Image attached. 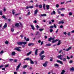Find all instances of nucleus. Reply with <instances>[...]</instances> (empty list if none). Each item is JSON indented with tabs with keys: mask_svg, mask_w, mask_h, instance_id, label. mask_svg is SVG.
<instances>
[{
	"mask_svg": "<svg viewBox=\"0 0 74 74\" xmlns=\"http://www.w3.org/2000/svg\"><path fill=\"white\" fill-rule=\"evenodd\" d=\"M44 51H42L41 52L39 53V56H40L41 58L40 59V60H44V58H45V56L44 55H42L41 56V55H42L43 54H44Z\"/></svg>",
	"mask_w": 74,
	"mask_h": 74,
	"instance_id": "1",
	"label": "nucleus"
},
{
	"mask_svg": "<svg viewBox=\"0 0 74 74\" xmlns=\"http://www.w3.org/2000/svg\"><path fill=\"white\" fill-rule=\"evenodd\" d=\"M20 48H21V47H17L14 48V50H16V51H18L19 52H21L22 50L19 49Z\"/></svg>",
	"mask_w": 74,
	"mask_h": 74,
	"instance_id": "2",
	"label": "nucleus"
},
{
	"mask_svg": "<svg viewBox=\"0 0 74 74\" xmlns=\"http://www.w3.org/2000/svg\"><path fill=\"white\" fill-rule=\"evenodd\" d=\"M71 47H70L68 49H66V50L65 49H63V51H65L66 50V51H69V50H70V49H71Z\"/></svg>",
	"mask_w": 74,
	"mask_h": 74,
	"instance_id": "3",
	"label": "nucleus"
},
{
	"mask_svg": "<svg viewBox=\"0 0 74 74\" xmlns=\"http://www.w3.org/2000/svg\"><path fill=\"white\" fill-rule=\"evenodd\" d=\"M21 66V63H19L16 67V71H17V70H18L19 69V67H20Z\"/></svg>",
	"mask_w": 74,
	"mask_h": 74,
	"instance_id": "4",
	"label": "nucleus"
},
{
	"mask_svg": "<svg viewBox=\"0 0 74 74\" xmlns=\"http://www.w3.org/2000/svg\"><path fill=\"white\" fill-rule=\"evenodd\" d=\"M57 63H60V64H62V65H63V63L60 60H57Z\"/></svg>",
	"mask_w": 74,
	"mask_h": 74,
	"instance_id": "5",
	"label": "nucleus"
},
{
	"mask_svg": "<svg viewBox=\"0 0 74 74\" xmlns=\"http://www.w3.org/2000/svg\"><path fill=\"white\" fill-rule=\"evenodd\" d=\"M48 64V62H46L45 63L43 64V66L44 67H46L47 66V64Z\"/></svg>",
	"mask_w": 74,
	"mask_h": 74,
	"instance_id": "6",
	"label": "nucleus"
},
{
	"mask_svg": "<svg viewBox=\"0 0 74 74\" xmlns=\"http://www.w3.org/2000/svg\"><path fill=\"white\" fill-rule=\"evenodd\" d=\"M62 56V55L60 54V55H58L57 56L58 58H59L60 60H62V58H61Z\"/></svg>",
	"mask_w": 74,
	"mask_h": 74,
	"instance_id": "7",
	"label": "nucleus"
},
{
	"mask_svg": "<svg viewBox=\"0 0 74 74\" xmlns=\"http://www.w3.org/2000/svg\"><path fill=\"white\" fill-rule=\"evenodd\" d=\"M38 49H36L35 51V55L37 56V54L38 53Z\"/></svg>",
	"mask_w": 74,
	"mask_h": 74,
	"instance_id": "8",
	"label": "nucleus"
},
{
	"mask_svg": "<svg viewBox=\"0 0 74 74\" xmlns=\"http://www.w3.org/2000/svg\"><path fill=\"white\" fill-rule=\"evenodd\" d=\"M28 46H31L32 45V46H34V44L33 43H30L28 44Z\"/></svg>",
	"mask_w": 74,
	"mask_h": 74,
	"instance_id": "9",
	"label": "nucleus"
},
{
	"mask_svg": "<svg viewBox=\"0 0 74 74\" xmlns=\"http://www.w3.org/2000/svg\"><path fill=\"white\" fill-rule=\"evenodd\" d=\"M40 17H41V16H47V14H41V15H39Z\"/></svg>",
	"mask_w": 74,
	"mask_h": 74,
	"instance_id": "10",
	"label": "nucleus"
},
{
	"mask_svg": "<svg viewBox=\"0 0 74 74\" xmlns=\"http://www.w3.org/2000/svg\"><path fill=\"white\" fill-rule=\"evenodd\" d=\"M58 41H59V39H56L55 40H53L52 41V43H55V42H57Z\"/></svg>",
	"mask_w": 74,
	"mask_h": 74,
	"instance_id": "11",
	"label": "nucleus"
},
{
	"mask_svg": "<svg viewBox=\"0 0 74 74\" xmlns=\"http://www.w3.org/2000/svg\"><path fill=\"white\" fill-rule=\"evenodd\" d=\"M31 27H32V30H35V28L34 27V25H31Z\"/></svg>",
	"mask_w": 74,
	"mask_h": 74,
	"instance_id": "12",
	"label": "nucleus"
},
{
	"mask_svg": "<svg viewBox=\"0 0 74 74\" xmlns=\"http://www.w3.org/2000/svg\"><path fill=\"white\" fill-rule=\"evenodd\" d=\"M32 51H30L29 53L27 54V56H29V55H30L32 53Z\"/></svg>",
	"mask_w": 74,
	"mask_h": 74,
	"instance_id": "13",
	"label": "nucleus"
},
{
	"mask_svg": "<svg viewBox=\"0 0 74 74\" xmlns=\"http://www.w3.org/2000/svg\"><path fill=\"white\" fill-rule=\"evenodd\" d=\"M65 10V8H59L58 9V11H59V10H61V11H63V10Z\"/></svg>",
	"mask_w": 74,
	"mask_h": 74,
	"instance_id": "14",
	"label": "nucleus"
},
{
	"mask_svg": "<svg viewBox=\"0 0 74 74\" xmlns=\"http://www.w3.org/2000/svg\"><path fill=\"white\" fill-rule=\"evenodd\" d=\"M58 41V44H57V45H60V44H61V42H60V41H61L60 40H59H59Z\"/></svg>",
	"mask_w": 74,
	"mask_h": 74,
	"instance_id": "15",
	"label": "nucleus"
},
{
	"mask_svg": "<svg viewBox=\"0 0 74 74\" xmlns=\"http://www.w3.org/2000/svg\"><path fill=\"white\" fill-rule=\"evenodd\" d=\"M34 12V14H36L38 12V9H36Z\"/></svg>",
	"mask_w": 74,
	"mask_h": 74,
	"instance_id": "16",
	"label": "nucleus"
},
{
	"mask_svg": "<svg viewBox=\"0 0 74 74\" xmlns=\"http://www.w3.org/2000/svg\"><path fill=\"white\" fill-rule=\"evenodd\" d=\"M17 44L18 45H22V42H20L17 43Z\"/></svg>",
	"mask_w": 74,
	"mask_h": 74,
	"instance_id": "17",
	"label": "nucleus"
},
{
	"mask_svg": "<svg viewBox=\"0 0 74 74\" xmlns=\"http://www.w3.org/2000/svg\"><path fill=\"white\" fill-rule=\"evenodd\" d=\"M30 59L29 58H27L25 59H24V60H27V61H29V60H30Z\"/></svg>",
	"mask_w": 74,
	"mask_h": 74,
	"instance_id": "18",
	"label": "nucleus"
},
{
	"mask_svg": "<svg viewBox=\"0 0 74 74\" xmlns=\"http://www.w3.org/2000/svg\"><path fill=\"white\" fill-rule=\"evenodd\" d=\"M54 67H59V65L58 64H55L54 65Z\"/></svg>",
	"mask_w": 74,
	"mask_h": 74,
	"instance_id": "19",
	"label": "nucleus"
},
{
	"mask_svg": "<svg viewBox=\"0 0 74 74\" xmlns=\"http://www.w3.org/2000/svg\"><path fill=\"white\" fill-rule=\"evenodd\" d=\"M7 27V24L6 23H5L4 26H3V27L4 28H5Z\"/></svg>",
	"mask_w": 74,
	"mask_h": 74,
	"instance_id": "20",
	"label": "nucleus"
},
{
	"mask_svg": "<svg viewBox=\"0 0 74 74\" xmlns=\"http://www.w3.org/2000/svg\"><path fill=\"white\" fill-rule=\"evenodd\" d=\"M15 54H16V53H15V52H13L12 53V56H14V55H15Z\"/></svg>",
	"mask_w": 74,
	"mask_h": 74,
	"instance_id": "21",
	"label": "nucleus"
},
{
	"mask_svg": "<svg viewBox=\"0 0 74 74\" xmlns=\"http://www.w3.org/2000/svg\"><path fill=\"white\" fill-rule=\"evenodd\" d=\"M58 23L59 24H61V23H62V24H63V23H64V21H61L59 22Z\"/></svg>",
	"mask_w": 74,
	"mask_h": 74,
	"instance_id": "22",
	"label": "nucleus"
},
{
	"mask_svg": "<svg viewBox=\"0 0 74 74\" xmlns=\"http://www.w3.org/2000/svg\"><path fill=\"white\" fill-rule=\"evenodd\" d=\"M30 63H31V64H34V62L32 60L31 58L30 59Z\"/></svg>",
	"mask_w": 74,
	"mask_h": 74,
	"instance_id": "23",
	"label": "nucleus"
},
{
	"mask_svg": "<svg viewBox=\"0 0 74 74\" xmlns=\"http://www.w3.org/2000/svg\"><path fill=\"white\" fill-rule=\"evenodd\" d=\"M15 26L16 27H18L19 26V23H16L15 24Z\"/></svg>",
	"mask_w": 74,
	"mask_h": 74,
	"instance_id": "24",
	"label": "nucleus"
},
{
	"mask_svg": "<svg viewBox=\"0 0 74 74\" xmlns=\"http://www.w3.org/2000/svg\"><path fill=\"white\" fill-rule=\"evenodd\" d=\"M64 73H65V71L64 70H63L61 73V74H64Z\"/></svg>",
	"mask_w": 74,
	"mask_h": 74,
	"instance_id": "25",
	"label": "nucleus"
},
{
	"mask_svg": "<svg viewBox=\"0 0 74 74\" xmlns=\"http://www.w3.org/2000/svg\"><path fill=\"white\" fill-rule=\"evenodd\" d=\"M74 71V67L71 68L70 69V71Z\"/></svg>",
	"mask_w": 74,
	"mask_h": 74,
	"instance_id": "26",
	"label": "nucleus"
},
{
	"mask_svg": "<svg viewBox=\"0 0 74 74\" xmlns=\"http://www.w3.org/2000/svg\"><path fill=\"white\" fill-rule=\"evenodd\" d=\"M50 62H52V61H53V57H50Z\"/></svg>",
	"mask_w": 74,
	"mask_h": 74,
	"instance_id": "27",
	"label": "nucleus"
},
{
	"mask_svg": "<svg viewBox=\"0 0 74 74\" xmlns=\"http://www.w3.org/2000/svg\"><path fill=\"white\" fill-rule=\"evenodd\" d=\"M22 44H23L24 45H26L27 44V42H22Z\"/></svg>",
	"mask_w": 74,
	"mask_h": 74,
	"instance_id": "28",
	"label": "nucleus"
},
{
	"mask_svg": "<svg viewBox=\"0 0 74 74\" xmlns=\"http://www.w3.org/2000/svg\"><path fill=\"white\" fill-rule=\"evenodd\" d=\"M51 46V44L50 43L46 45V46H47L48 47H49Z\"/></svg>",
	"mask_w": 74,
	"mask_h": 74,
	"instance_id": "29",
	"label": "nucleus"
},
{
	"mask_svg": "<svg viewBox=\"0 0 74 74\" xmlns=\"http://www.w3.org/2000/svg\"><path fill=\"white\" fill-rule=\"evenodd\" d=\"M46 8L47 10H49V5H47L46 6Z\"/></svg>",
	"mask_w": 74,
	"mask_h": 74,
	"instance_id": "30",
	"label": "nucleus"
},
{
	"mask_svg": "<svg viewBox=\"0 0 74 74\" xmlns=\"http://www.w3.org/2000/svg\"><path fill=\"white\" fill-rule=\"evenodd\" d=\"M27 67V65H24V66L23 67V68L24 69H25V68H26Z\"/></svg>",
	"mask_w": 74,
	"mask_h": 74,
	"instance_id": "31",
	"label": "nucleus"
},
{
	"mask_svg": "<svg viewBox=\"0 0 74 74\" xmlns=\"http://www.w3.org/2000/svg\"><path fill=\"white\" fill-rule=\"evenodd\" d=\"M62 60H63V61H64V62H66V59L65 58H62Z\"/></svg>",
	"mask_w": 74,
	"mask_h": 74,
	"instance_id": "32",
	"label": "nucleus"
},
{
	"mask_svg": "<svg viewBox=\"0 0 74 74\" xmlns=\"http://www.w3.org/2000/svg\"><path fill=\"white\" fill-rule=\"evenodd\" d=\"M8 43H9V42L7 40H6V41L5 42V43L6 44H8Z\"/></svg>",
	"mask_w": 74,
	"mask_h": 74,
	"instance_id": "33",
	"label": "nucleus"
},
{
	"mask_svg": "<svg viewBox=\"0 0 74 74\" xmlns=\"http://www.w3.org/2000/svg\"><path fill=\"white\" fill-rule=\"evenodd\" d=\"M51 40H52V39H51V37H50V38H48V41H51Z\"/></svg>",
	"mask_w": 74,
	"mask_h": 74,
	"instance_id": "34",
	"label": "nucleus"
},
{
	"mask_svg": "<svg viewBox=\"0 0 74 74\" xmlns=\"http://www.w3.org/2000/svg\"><path fill=\"white\" fill-rule=\"evenodd\" d=\"M45 4H44L43 6V8L45 10Z\"/></svg>",
	"mask_w": 74,
	"mask_h": 74,
	"instance_id": "35",
	"label": "nucleus"
},
{
	"mask_svg": "<svg viewBox=\"0 0 74 74\" xmlns=\"http://www.w3.org/2000/svg\"><path fill=\"white\" fill-rule=\"evenodd\" d=\"M67 34L68 36H70L71 35V34H70V32H68Z\"/></svg>",
	"mask_w": 74,
	"mask_h": 74,
	"instance_id": "36",
	"label": "nucleus"
},
{
	"mask_svg": "<svg viewBox=\"0 0 74 74\" xmlns=\"http://www.w3.org/2000/svg\"><path fill=\"white\" fill-rule=\"evenodd\" d=\"M53 27H54L52 25H51L50 26L49 28L51 29H52V28H53Z\"/></svg>",
	"mask_w": 74,
	"mask_h": 74,
	"instance_id": "37",
	"label": "nucleus"
},
{
	"mask_svg": "<svg viewBox=\"0 0 74 74\" xmlns=\"http://www.w3.org/2000/svg\"><path fill=\"white\" fill-rule=\"evenodd\" d=\"M2 12H3L1 10L0 11V15H3V13Z\"/></svg>",
	"mask_w": 74,
	"mask_h": 74,
	"instance_id": "38",
	"label": "nucleus"
},
{
	"mask_svg": "<svg viewBox=\"0 0 74 74\" xmlns=\"http://www.w3.org/2000/svg\"><path fill=\"white\" fill-rule=\"evenodd\" d=\"M14 11H15L14 10H13L12 11V12L13 15H14L15 13V12H14Z\"/></svg>",
	"mask_w": 74,
	"mask_h": 74,
	"instance_id": "39",
	"label": "nucleus"
},
{
	"mask_svg": "<svg viewBox=\"0 0 74 74\" xmlns=\"http://www.w3.org/2000/svg\"><path fill=\"white\" fill-rule=\"evenodd\" d=\"M53 30L52 29H49V32L50 33H52L53 32Z\"/></svg>",
	"mask_w": 74,
	"mask_h": 74,
	"instance_id": "40",
	"label": "nucleus"
},
{
	"mask_svg": "<svg viewBox=\"0 0 74 74\" xmlns=\"http://www.w3.org/2000/svg\"><path fill=\"white\" fill-rule=\"evenodd\" d=\"M69 15H70V16H71L72 15H73V13L71 12H70L69 13Z\"/></svg>",
	"mask_w": 74,
	"mask_h": 74,
	"instance_id": "41",
	"label": "nucleus"
},
{
	"mask_svg": "<svg viewBox=\"0 0 74 74\" xmlns=\"http://www.w3.org/2000/svg\"><path fill=\"white\" fill-rule=\"evenodd\" d=\"M39 8H42V5L41 4H40L39 5Z\"/></svg>",
	"mask_w": 74,
	"mask_h": 74,
	"instance_id": "42",
	"label": "nucleus"
},
{
	"mask_svg": "<svg viewBox=\"0 0 74 74\" xmlns=\"http://www.w3.org/2000/svg\"><path fill=\"white\" fill-rule=\"evenodd\" d=\"M59 6V5L58 4H57L56 5V8H58Z\"/></svg>",
	"mask_w": 74,
	"mask_h": 74,
	"instance_id": "43",
	"label": "nucleus"
},
{
	"mask_svg": "<svg viewBox=\"0 0 74 74\" xmlns=\"http://www.w3.org/2000/svg\"><path fill=\"white\" fill-rule=\"evenodd\" d=\"M73 60H71L69 62V63H73Z\"/></svg>",
	"mask_w": 74,
	"mask_h": 74,
	"instance_id": "44",
	"label": "nucleus"
},
{
	"mask_svg": "<svg viewBox=\"0 0 74 74\" xmlns=\"http://www.w3.org/2000/svg\"><path fill=\"white\" fill-rule=\"evenodd\" d=\"M44 30V29H39V31L40 32H41L42 31Z\"/></svg>",
	"mask_w": 74,
	"mask_h": 74,
	"instance_id": "45",
	"label": "nucleus"
},
{
	"mask_svg": "<svg viewBox=\"0 0 74 74\" xmlns=\"http://www.w3.org/2000/svg\"><path fill=\"white\" fill-rule=\"evenodd\" d=\"M53 14H54V15L56 14V12H55V11L54 10L53 11Z\"/></svg>",
	"mask_w": 74,
	"mask_h": 74,
	"instance_id": "46",
	"label": "nucleus"
},
{
	"mask_svg": "<svg viewBox=\"0 0 74 74\" xmlns=\"http://www.w3.org/2000/svg\"><path fill=\"white\" fill-rule=\"evenodd\" d=\"M29 7V8H33L34 7L33 6H31Z\"/></svg>",
	"mask_w": 74,
	"mask_h": 74,
	"instance_id": "47",
	"label": "nucleus"
},
{
	"mask_svg": "<svg viewBox=\"0 0 74 74\" xmlns=\"http://www.w3.org/2000/svg\"><path fill=\"white\" fill-rule=\"evenodd\" d=\"M33 69L32 68V67H30L29 69L28 68V70H32Z\"/></svg>",
	"mask_w": 74,
	"mask_h": 74,
	"instance_id": "48",
	"label": "nucleus"
},
{
	"mask_svg": "<svg viewBox=\"0 0 74 74\" xmlns=\"http://www.w3.org/2000/svg\"><path fill=\"white\" fill-rule=\"evenodd\" d=\"M57 12H58V13L59 14H60L61 13V12H60L59 11V10H58Z\"/></svg>",
	"mask_w": 74,
	"mask_h": 74,
	"instance_id": "49",
	"label": "nucleus"
},
{
	"mask_svg": "<svg viewBox=\"0 0 74 74\" xmlns=\"http://www.w3.org/2000/svg\"><path fill=\"white\" fill-rule=\"evenodd\" d=\"M34 22L35 23H36L37 22V21L35 20L34 21Z\"/></svg>",
	"mask_w": 74,
	"mask_h": 74,
	"instance_id": "50",
	"label": "nucleus"
},
{
	"mask_svg": "<svg viewBox=\"0 0 74 74\" xmlns=\"http://www.w3.org/2000/svg\"><path fill=\"white\" fill-rule=\"evenodd\" d=\"M66 58H67V59H68V60H69L70 58L68 56H67L66 57Z\"/></svg>",
	"mask_w": 74,
	"mask_h": 74,
	"instance_id": "51",
	"label": "nucleus"
},
{
	"mask_svg": "<svg viewBox=\"0 0 74 74\" xmlns=\"http://www.w3.org/2000/svg\"><path fill=\"white\" fill-rule=\"evenodd\" d=\"M9 66V64H8L7 65L5 66V67H8Z\"/></svg>",
	"mask_w": 74,
	"mask_h": 74,
	"instance_id": "52",
	"label": "nucleus"
},
{
	"mask_svg": "<svg viewBox=\"0 0 74 74\" xmlns=\"http://www.w3.org/2000/svg\"><path fill=\"white\" fill-rule=\"evenodd\" d=\"M62 51H63V50H61L60 51H59V53H60Z\"/></svg>",
	"mask_w": 74,
	"mask_h": 74,
	"instance_id": "53",
	"label": "nucleus"
},
{
	"mask_svg": "<svg viewBox=\"0 0 74 74\" xmlns=\"http://www.w3.org/2000/svg\"><path fill=\"white\" fill-rule=\"evenodd\" d=\"M60 28H61L62 29V28L63 27V26L62 25H61L60 26Z\"/></svg>",
	"mask_w": 74,
	"mask_h": 74,
	"instance_id": "54",
	"label": "nucleus"
},
{
	"mask_svg": "<svg viewBox=\"0 0 74 74\" xmlns=\"http://www.w3.org/2000/svg\"><path fill=\"white\" fill-rule=\"evenodd\" d=\"M51 21L52 23H53L55 22V20L52 19L51 20Z\"/></svg>",
	"mask_w": 74,
	"mask_h": 74,
	"instance_id": "55",
	"label": "nucleus"
},
{
	"mask_svg": "<svg viewBox=\"0 0 74 74\" xmlns=\"http://www.w3.org/2000/svg\"><path fill=\"white\" fill-rule=\"evenodd\" d=\"M3 52H4V51L3 50L1 51L0 52V54H1L2 53H3Z\"/></svg>",
	"mask_w": 74,
	"mask_h": 74,
	"instance_id": "56",
	"label": "nucleus"
},
{
	"mask_svg": "<svg viewBox=\"0 0 74 74\" xmlns=\"http://www.w3.org/2000/svg\"><path fill=\"white\" fill-rule=\"evenodd\" d=\"M3 66H4V65H1L0 66V68H2V67H3Z\"/></svg>",
	"mask_w": 74,
	"mask_h": 74,
	"instance_id": "57",
	"label": "nucleus"
},
{
	"mask_svg": "<svg viewBox=\"0 0 74 74\" xmlns=\"http://www.w3.org/2000/svg\"><path fill=\"white\" fill-rule=\"evenodd\" d=\"M36 27L37 29H38V28H40V26H38V25H36Z\"/></svg>",
	"mask_w": 74,
	"mask_h": 74,
	"instance_id": "58",
	"label": "nucleus"
},
{
	"mask_svg": "<svg viewBox=\"0 0 74 74\" xmlns=\"http://www.w3.org/2000/svg\"><path fill=\"white\" fill-rule=\"evenodd\" d=\"M65 55H66V54H63L62 55V57H64V56H65Z\"/></svg>",
	"mask_w": 74,
	"mask_h": 74,
	"instance_id": "59",
	"label": "nucleus"
},
{
	"mask_svg": "<svg viewBox=\"0 0 74 74\" xmlns=\"http://www.w3.org/2000/svg\"><path fill=\"white\" fill-rule=\"evenodd\" d=\"M2 18L3 19H5V16H2Z\"/></svg>",
	"mask_w": 74,
	"mask_h": 74,
	"instance_id": "60",
	"label": "nucleus"
},
{
	"mask_svg": "<svg viewBox=\"0 0 74 74\" xmlns=\"http://www.w3.org/2000/svg\"><path fill=\"white\" fill-rule=\"evenodd\" d=\"M26 41H29V38H27L26 40Z\"/></svg>",
	"mask_w": 74,
	"mask_h": 74,
	"instance_id": "61",
	"label": "nucleus"
},
{
	"mask_svg": "<svg viewBox=\"0 0 74 74\" xmlns=\"http://www.w3.org/2000/svg\"><path fill=\"white\" fill-rule=\"evenodd\" d=\"M14 31V29L13 28H12L11 29V31L12 32H13Z\"/></svg>",
	"mask_w": 74,
	"mask_h": 74,
	"instance_id": "62",
	"label": "nucleus"
},
{
	"mask_svg": "<svg viewBox=\"0 0 74 74\" xmlns=\"http://www.w3.org/2000/svg\"><path fill=\"white\" fill-rule=\"evenodd\" d=\"M20 37H21L22 38H23V35H21Z\"/></svg>",
	"mask_w": 74,
	"mask_h": 74,
	"instance_id": "63",
	"label": "nucleus"
},
{
	"mask_svg": "<svg viewBox=\"0 0 74 74\" xmlns=\"http://www.w3.org/2000/svg\"><path fill=\"white\" fill-rule=\"evenodd\" d=\"M54 27H55V28H56L57 27L56 26V25L55 24H54Z\"/></svg>",
	"mask_w": 74,
	"mask_h": 74,
	"instance_id": "64",
	"label": "nucleus"
}]
</instances>
